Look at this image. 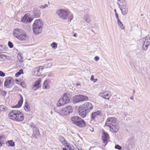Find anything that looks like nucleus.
I'll return each mask as SVG.
<instances>
[{
	"label": "nucleus",
	"mask_w": 150,
	"mask_h": 150,
	"mask_svg": "<svg viewBox=\"0 0 150 150\" xmlns=\"http://www.w3.org/2000/svg\"><path fill=\"white\" fill-rule=\"evenodd\" d=\"M8 45L9 47L11 48H12L13 47V45L12 43L10 42H8Z\"/></svg>",
	"instance_id": "nucleus-39"
},
{
	"label": "nucleus",
	"mask_w": 150,
	"mask_h": 150,
	"mask_svg": "<svg viewBox=\"0 0 150 150\" xmlns=\"http://www.w3.org/2000/svg\"><path fill=\"white\" fill-rule=\"evenodd\" d=\"M59 141L61 143L63 141H64V139L62 137H59Z\"/></svg>",
	"instance_id": "nucleus-42"
},
{
	"label": "nucleus",
	"mask_w": 150,
	"mask_h": 150,
	"mask_svg": "<svg viewBox=\"0 0 150 150\" xmlns=\"http://www.w3.org/2000/svg\"><path fill=\"white\" fill-rule=\"evenodd\" d=\"M114 11L115 12V13L116 12V10L115 9L114 10Z\"/></svg>",
	"instance_id": "nucleus-59"
},
{
	"label": "nucleus",
	"mask_w": 150,
	"mask_h": 150,
	"mask_svg": "<svg viewBox=\"0 0 150 150\" xmlns=\"http://www.w3.org/2000/svg\"><path fill=\"white\" fill-rule=\"evenodd\" d=\"M80 83H77L76 84V86H80Z\"/></svg>",
	"instance_id": "nucleus-52"
},
{
	"label": "nucleus",
	"mask_w": 150,
	"mask_h": 150,
	"mask_svg": "<svg viewBox=\"0 0 150 150\" xmlns=\"http://www.w3.org/2000/svg\"><path fill=\"white\" fill-rule=\"evenodd\" d=\"M51 114H52V111H51Z\"/></svg>",
	"instance_id": "nucleus-61"
},
{
	"label": "nucleus",
	"mask_w": 150,
	"mask_h": 150,
	"mask_svg": "<svg viewBox=\"0 0 150 150\" xmlns=\"http://www.w3.org/2000/svg\"><path fill=\"white\" fill-rule=\"evenodd\" d=\"M73 109L71 106H67L63 108L60 111L57 112L62 116H64L72 112Z\"/></svg>",
	"instance_id": "nucleus-7"
},
{
	"label": "nucleus",
	"mask_w": 150,
	"mask_h": 150,
	"mask_svg": "<svg viewBox=\"0 0 150 150\" xmlns=\"http://www.w3.org/2000/svg\"><path fill=\"white\" fill-rule=\"evenodd\" d=\"M69 95V93H64L58 101L57 104V106L59 107L69 103L70 101Z\"/></svg>",
	"instance_id": "nucleus-4"
},
{
	"label": "nucleus",
	"mask_w": 150,
	"mask_h": 150,
	"mask_svg": "<svg viewBox=\"0 0 150 150\" xmlns=\"http://www.w3.org/2000/svg\"><path fill=\"white\" fill-rule=\"evenodd\" d=\"M0 58L2 59H7L6 56L5 55L0 54Z\"/></svg>",
	"instance_id": "nucleus-35"
},
{
	"label": "nucleus",
	"mask_w": 150,
	"mask_h": 150,
	"mask_svg": "<svg viewBox=\"0 0 150 150\" xmlns=\"http://www.w3.org/2000/svg\"><path fill=\"white\" fill-rule=\"evenodd\" d=\"M48 6L50 5V2H48Z\"/></svg>",
	"instance_id": "nucleus-60"
},
{
	"label": "nucleus",
	"mask_w": 150,
	"mask_h": 150,
	"mask_svg": "<svg viewBox=\"0 0 150 150\" xmlns=\"http://www.w3.org/2000/svg\"><path fill=\"white\" fill-rule=\"evenodd\" d=\"M13 82L12 78L10 77H9L7 78L5 80L4 83V86L7 88H11L13 86Z\"/></svg>",
	"instance_id": "nucleus-10"
},
{
	"label": "nucleus",
	"mask_w": 150,
	"mask_h": 150,
	"mask_svg": "<svg viewBox=\"0 0 150 150\" xmlns=\"http://www.w3.org/2000/svg\"><path fill=\"white\" fill-rule=\"evenodd\" d=\"M40 15V12L39 11L35 10L33 12V16L35 17H39Z\"/></svg>",
	"instance_id": "nucleus-30"
},
{
	"label": "nucleus",
	"mask_w": 150,
	"mask_h": 150,
	"mask_svg": "<svg viewBox=\"0 0 150 150\" xmlns=\"http://www.w3.org/2000/svg\"><path fill=\"white\" fill-rule=\"evenodd\" d=\"M15 82L18 85H19L20 83L19 82V81L17 79H16L15 80Z\"/></svg>",
	"instance_id": "nucleus-49"
},
{
	"label": "nucleus",
	"mask_w": 150,
	"mask_h": 150,
	"mask_svg": "<svg viewBox=\"0 0 150 150\" xmlns=\"http://www.w3.org/2000/svg\"><path fill=\"white\" fill-rule=\"evenodd\" d=\"M94 79V76H93V75H92L91 76V81H93Z\"/></svg>",
	"instance_id": "nucleus-50"
},
{
	"label": "nucleus",
	"mask_w": 150,
	"mask_h": 150,
	"mask_svg": "<svg viewBox=\"0 0 150 150\" xmlns=\"http://www.w3.org/2000/svg\"><path fill=\"white\" fill-rule=\"evenodd\" d=\"M150 45V35L146 36L145 38L142 46V49L144 51H146L149 45Z\"/></svg>",
	"instance_id": "nucleus-8"
},
{
	"label": "nucleus",
	"mask_w": 150,
	"mask_h": 150,
	"mask_svg": "<svg viewBox=\"0 0 150 150\" xmlns=\"http://www.w3.org/2000/svg\"><path fill=\"white\" fill-rule=\"evenodd\" d=\"M0 93L1 95L3 96H5L6 94V91H4L3 90H2L1 89H0Z\"/></svg>",
	"instance_id": "nucleus-34"
},
{
	"label": "nucleus",
	"mask_w": 150,
	"mask_h": 150,
	"mask_svg": "<svg viewBox=\"0 0 150 150\" xmlns=\"http://www.w3.org/2000/svg\"><path fill=\"white\" fill-rule=\"evenodd\" d=\"M117 5L124 15H126L128 12V6L125 0H118Z\"/></svg>",
	"instance_id": "nucleus-3"
},
{
	"label": "nucleus",
	"mask_w": 150,
	"mask_h": 150,
	"mask_svg": "<svg viewBox=\"0 0 150 150\" xmlns=\"http://www.w3.org/2000/svg\"><path fill=\"white\" fill-rule=\"evenodd\" d=\"M57 43L53 42L51 44V46L54 49H56L57 47Z\"/></svg>",
	"instance_id": "nucleus-33"
},
{
	"label": "nucleus",
	"mask_w": 150,
	"mask_h": 150,
	"mask_svg": "<svg viewBox=\"0 0 150 150\" xmlns=\"http://www.w3.org/2000/svg\"><path fill=\"white\" fill-rule=\"evenodd\" d=\"M64 146L66 147V146L67 144L68 143L66 141L65 139H64V140L61 143Z\"/></svg>",
	"instance_id": "nucleus-38"
},
{
	"label": "nucleus",
	"mask_w": 150,
	"mask_h": 150,
	"mask_svg": "<svg viewBox=\"0 0 150 150\" xmlns=\"http://www.w3.org/2000/svg\"><path fill=\"white\" fill-rule=\"evenodd\" d=\"M56 14L59 18L63 20L67 19L71 21L73 18V14L63 9H59L56 11Z\"/></svg>",
	"instance_id": "nucleus-1"
},
{
	"label": "nucleus",
	"mask_w": 150,
	"mask_h": 150,
	"mask_svg": "<svg viewBox=\"0 0 150 150\" xmlns=\"http://www.w3.org/2000/svg\"><path fill=\"white\" fill-rule=\"evenodd\" d=\"M88 100V98L85 96L81 95H76L73 97L74 103H76L82 101H85Z\"/></svg>",
	"instance_id": "nucleus-6"
},
{
	"label": "nucleus",
	"mask_w": 150,
	"mask_h": 150,
	"mask_svg": "<svg viewBox=\"0 0 150 150\" xmlns=\"http://www.w3.org/2000/svg\"><path fill=\"white\" fill-rule=\"evenodd\" d=\"M48 5L46 4H45L44 5H41L40 6V8L42 9H44L45 8H47L48 7Z\"/></svg>",
	"instance_id": "nucleus-37"
},
{
	"label": "nucleus",
	"mask_w": 150,
	"mask_h": 150,
	"mask_svg": "<svg viewBox=\"0 0 150 150\" xmlns=\"http://www.w3.org/2000/svg\"><path fill=\"white\" fill-rule=\"evenodd\" d=\"M102 115V113L100 111L97 110L93 112L91 115V119L96 120L98 117Z\"/></svg>",
	"instance_id": "nucleus-16"
},
{
	"label": "nucleus",
	"mask_w": 150,
	"mask_h": 150,
	"mask_svg": "<svg viewBox=\"0 0 150 150\" xmlns=\"http://www.w3.org/2000/svg\"><path fill=\"white\" fill-rule=\"evenodd\" d=\"M16 38L20 41H24L27 39L28 37L26 33L23 31Z\"/></svg>",
	"instance_id": "nucleus-17"
},
{
	"label": "nucleus",
	"mask_w": 150,
	"mask_h": 150,
	"mask_svg": "<svg viewBox=\"0 0 150 150\" xmlns=\"http://www.w3.org/2000/svg\"><path fill=\"white\" fill-rule=\"evenodd\" d=\"M89 129L91 132H93L94 131L93 129V128H91V129Z\"/></svg>",
	"instance_id": "nucleus-53"
},
{
	"label": "nucleus",
	"mask_w": 150,
	"mask_h": 150,
	"mask_svg": "<svg viewBox=\"0 0 150 150\" xmlns=\"http://www.w3.org/2000/svg\"><path fill=\"white\" fill-rule=\"evenodd\" d=\"M19 95L20 96V99L18 102V103L13 107V108H18L20 107L21 106L23 103V98L21 95L20 94Z\"/></svg>",
	"instance_id": "nucleus-26"
},
{
	"label": "nucleus",
	"mask_w": 150,
	"mask_h": 150,
	"mask_svg": "<svg viewBox=\"0 0 150 150\" xmlns=\"http://www.w3.org/2000/svg\"><path fill=\"white\" fill-rule=\"evenodd\" d=\"M71 120L73 124L80 127H83L85 125L84 121L79 117H72L71 119Z\"/></svg>",
	"instance_id": "nucleus-5"
},
{
	"label": "nucleus",
	"mask_w": 150,
	"mask_h": 150,
	"mask_svg": "<svg viewBox=\"0 0 150 150\" xmlns=\"http://www.w3.org/2000/svg\"><path fill=\"white\" fill-rule=\"evenodd\" d=\"M50 81L49 80H45L43 85L42 87L44 89H48L50 88Z\"/></svg>",
	"instance_id": "nucleus-24"
},
{
	"label": "nucleus",
	"mask_w": 150,
	"mask_h": 150,
	"mask_svg": "<svg viewBox=\"0 0 150 150\" xmlns=\"http://www.w3.org/2000/svg\"><path fill=\"white\" fill-rule=\"evenodd\" d=\"M62 150H68V149H66V148H63V149H62Z\"/></svg>",
	"instance_id": "nucleus-56"
},
{
	"label": "nucleus",
	"mask_w": 150,
	"mask_h": 150,
	"mask_svg": "<svg viewBox=\"0 0 150 150\" xmlns=\"http://www.w3.org/2000/svg\"><path fill=\"white\" fill-rule=\"evenodd\" d=\"M33 18H31L28 14H25L21 18V22L23 23H30L32 22Z\"/></svg>",
	"instance_id": "nucleus-12"
},
{
	"label": "nucleus",
	"mask_w": 150,
	"mask_h": 150,
	"mask_svg": "<svg viewBox=\"0 0 150 150\" xmlns=\"http://www.w3.org/2000/svg\"><path fill=\"white\" fill-rule=\"evenodd\" d=\"M67 146L68 149H69V150H72V149L70 146L69 145V144L68 143L67 144L66 146Z\"/></svg>",
	"instance_id": "nucleus-43"
},
{
	"label": "nucleus",
	"mask_w": 150,
	"mask_h": 150,
	"mask_svg": "<svg viewBox=\"0 0 150 150\" xmlns=\"http://www.w3.org/2000/svg\"><path fill=\"white\" fill-rule=\"evenodd\" d=\"M97 80H98L97 79H94L93 81L94 82H96L97 81Z\"/></svg>",
	"instance_id": "nucleus-51"
},
{
	"label": "nucleus",
	"mask_w": 150,
	"mask_h": 150,
	"mask_svg": "<svg viewBox=\"0 0 150 150\" xmlns=\"http://www.w3.org/2000/svg\"><path fill=\"white\" fill-rule=\"evenodd\" d=\"M5 76V73L1 71H0V76L4 77Z\"/></svg>",
	"instance_id": "nucleus-41"
},
{
	"label": "nucleus",
	"mask_w": 150,
	"mask_h": 150,
	"mask_svg": "<svg viewBox=\"0 0 150 150\" xmlns=\"http://www.w3.org/2000/svg\"><path fill=\"white\" fill-rule=\"evenodd\" d=\"M117 119L114 117H108L107 119L105 126L109 127L116 123Z\"/></svg>",
	"instance_id": "nucleus-9"
},
{
	"label": "nucleus",
	"mask_w": 150,
	"mask_h": 150,
	"mask_svg": "<svg viewBox=\"0 0 150 150\" xmlns=\"http://www.w3.org/2000/svg\"><path fill=\"white\" fill-rule=\"evenodd\" d=\"M42 80L41 79H39L38 80L35 81L32 87V89L34 90H37L38 89L41 87V83Z\"/></svg>",
	"instance_id": "nucleus-14"
},
{
	"label": "nucleus",
	"mask_w": 150,
	"mask_h": 150,
	"mask_svg": "<svg viewBox=\"0 0 150 150\" xmlns=\"http://www.w3.org/2000/svg\"><path fill=\"white\" fill-rule=\"evenodd\" d=\"M24 109L26 111H29L30 108L29 106V104L28 103L26 102L25 103V105L24 107Z\"/></svg>",
	"instance_id": "nucleus-29"
},
{
	"label": "nucleus",
	"mask_w": 150,
	"mask_h": 150,
	"mask_svg": "<svg viewBox=\"0 0 150 150\" xmlns=\"http://www.w3.org/2000/svg\"><path fill=\"white\" fill-rule=\"evenodd\" d=\"M99 96L105 98L109 100L111 95H109L106 91H103L99 94Z\"/></svg>",
	"instance_id": "nucleus-20"
},
{
	"label": "nucleus",
	"mask_w": 150,
	"mask_h": 150,
	"mask_svg": "<svg viewBox=\"0 0 150 150\" xmlns=\"http://www.w3.org/2000/svg\"><path fill=\"white\" fill-rule=\"evenodd\" d=\"M23 88L25 87L26 86V84L25 82L24 81L21 82L19 84Z\"/></svg>",
	"instance_id": "nucleus-36"
},
{
	"label": "nucleus",
	"mask_w": 150,
	"mask_h": 150,
	"mask_svg": "<svg viewBox=\"0 0 150 150\" xmlns=\"http://www.w3.org/2000/svg\"><path fill=\"white\" fill-rule=\"evenodd\" d=\"M87 113V111L85 110L83 108H82L80 106L79 108V114L81 116L83 117H85Z\"/></svg>",
	"instance_id": "nucleus-23"
},
{
	"label": "nucleus",
	"mask_w": 150,
	"mask_h": 150,
	"mask_svg": "<svg viewBox=\"0 0 150 150\" xmlns=\"http://www.w3.org/2000/svg\"><path fill=\"white\" fill-rule=\"evenodd\" d=\"M115 16L116 18L117 19V21H118V20H119L120 19H119V17H118V14H117V13L116 12L115 13Z\"/></svg>",
	"instance_id": "nucleus-46"
},
{
	"label": "nucleus",
	"mask_w": 150,
	"mask_h": 150,
	"mask_svg": "<svg viewBox=\"0 0 150 150\" xmlns=\"http://www.w3.org/2000/svg\"><path fill=\"white\" fill-rule=\"evenodd\" d=\"M18 110H12L9 113L8 117L9 118L14 120L15 121L17 115L18 114Z\"/></svg>",
	"instance_id": "nucleus-15"
},
{
	"label": "nucleus",
	"mask_w": 150,
	"mask_h": 150,
	"mask_svg": "<svg viewBox=\"0 0 150 150\" xmlns=\"http://www.w3.org/2000/svg\"><path fill=\"white\" fill-rule=\"evenodd\" d=\"M18 61L20 62H23V59L22 56V54L21 52H19L18 54Z\"/></svg>",
	"instance_id": "nucleus-31"
},
{
	"label": "nucleus",
	"mask_w": 150,
	"mask_h": 150,
	"mask_svg": "<svg viewBox=\"0 0 150 150\" xmlns=\"http://www.w3.org/2000/svg\"><path fill=\"white\" fill-rule=\"evenodd\" d=\"M43 23L42 20L37 19L35 21L32 25V30L34 34L37 35L40 33L42 30Z\"/></svg>",
	"instance_id": "nucleus-2"
},
{
	"label": "nucleus",
	"mask_w": 150,
	"mask_h": 150,
	"mask_svg": "<svg viewBox=\"0 0 150 150\" xmlns=\"http://www.w3.org/2000/svg\"><path fill=\"white\" fill-rule=\"evenodd\" d=\"M83 20L84 21L88 23H90L91 22L90 17L89 15L86 14L83 16Z\"/></svg>",
	"instance_id": "nucleus-27"
},
{
	"label": "nucleus",
	"mask_w": 150,
	"mask_h": 150,
	"mask_svg": "<svg viewBox=\"0 0 150 150\" xmlns=\"http://www.w3.org/2000/svg\"><path fill=\"white\" fill-rule=\"evenodd\" d=\"M74 37H76L77 36V34H74Z\"/></svg>",
	"instance_id": "nucleus-57"
},
{
	"label": "nucleus",
	"mask_w": 150,
	"mask_h": 150,
	"mask_svg": "<svg viewBox=\"0 0 150 150\" xmlns=\"http://www.w3.org/2000/svg\"><path fill=\"white\" fill-rule=\"evenodd\" d=\"M110 131L113 133L117 132L119 129V126L117 123L112 125L109 127Z\"/></svg>",
	"instance_id": "nucleus-18"
},
{
	"label": "nucleus",
	"mask_w": 150,
	"mask_h": 150,
	"mask_svg": "<svg viewBox=\"0 0 150 150\" xmlns=\"http://www.w3.org/2000/svg\"><path fill=\"white\" fill-rule=\"evenodd\" d=\"M102 136V139L103 142L105 144L104 146H105L107 143V141L109 139V135L107 132L103 131Z\"/></svg>",
	"instance_id": "nucleus-19"
},
{
	"label": "nucleus",
	"mask_w": 150,
	"mask_h": 150,
	"mask_svg": "<svg viewBox=\"0 0 150 150\" xmlns=\"http://www.w3.org/2000/svg\"><path fill=\"white\" fill-rule=\"evenodd\" d=\"M80 106L82 108H83L85 110L87 111V112L90 111L92 109L93 107L92 104L88 102L84 103Z\"/></svg>",
	"instance_id": "nucleus-11"
},
{
	"label": "nucleus",
	"mask_w": 150,
	"mask_h": 150,
	"mask_svg": "<svg viewBox=\"0 0 150 150\" xmlns=\"http://www.w3.org/2000/svg\"><path fill=\"white\" fill-rule=\"evenodd\" d=\"M117 23L121 29H125V27L120 20L117 21Z\"/></svg>",
	"instance_id": "nucleus-32"
},
{
	"label": "nucleus",
	"mask_w": 150,
	"mask_h": 150,
	"mask_svg": "<svg viewBox=\"0 0 150 150\" xmlns=\"http://www.w3.org/2000/svg\"><path fill=\"white\" fill-rule=\"evenodd\" d=\"M18 72L21 74L23 73V71L22 69H21Z\"/></svg>",
	"instance_id": "nucleus-48"
},
{
	"label": "nucleus",
	"mask_w": 150,
	"mask_h": 150,
	"mask_svg": "<svg viewBox=\"0 0 150 150\" xmlns=\"http://www.w3.org/2000/svg\"><path fill=\"white\" fill-rule=\"evenodd\" d=\"M79 150H82V148H80L79 149H78Z\"/></svg>",
	"instance_id": "nucleus-58"
},
{
	"label": "nucleus",
	"mask_w": 150,
	"mask_h": 150,
	"mask_svg": "<svg viewBox=\"0 0 150 150\" xmlns=\"http://www.w3.org/2000/svg\"><path fill=\"white\" fill-rule=\"evenodd\" d=\"M21 74L18 72L15 74V76L16 77H18Z\"/></svg>",
	"instance_id": "nucleus-47"
},
{
	"label": "nucleus",
	"mask_w": 150,
	"mask_h": 150,
	"mask_svg": "<svg viewBox=\"0 0 150 150\" xmlns=\"http://www.w3.org/2000/svg\"><path fill=\"white\" fill-rule=\"evenodd\" d=\"M42 67H35L33 69L32 74L36 76H39L41 74V72L42 70Z\"/></svg>",
	"instance_id": "nucleus-13"
},
{
	"label": "nucleus",
	"mask_w": 150,
	"mask_h": 150,
	"mask_svg": "<svg viewBox=\"0 0 150 150\" xmlns=\"http://www.w3.org/2000/svg\"><path fill=\"white\" fill-rule=\"evenodd\" d=\"M123 150H130L128 148H125Z\"/></svg>",
	"instance_id": "nucleus-54"
},
{
	"label": "nucleus",
	"mask_w": 150,
	"mask_h": 150,
	"mask_svg": "<svg viewBox=\"0 0 150 150\" xmlns=\"http://www.w3.org/2000/svg\"><path fill=\"white\" fill-rule=\"evenodd\" d=\"M130 99L132 100H133V96H131L130 97Z\"/></svg>",
	"instance_id": "nucleus-55"
},
{
	"label": "nucleus",
	"mask_w": 150,
	"mask_h": 150,
	"mask_svg": "<svg viewBox=\"0 0 150 150\" xmlns=\"http://www.w3.org/2000/svg\"><path fill=\"white\" fill-rule=\"evenodd\" d=\"M4 138V136H0V144L1 145L2 144V138Z\"/></svg>",
	"instance_id": "nucleus-44"
},
{
	"label": "nucleus",
	"mask_w": 150,
	"mask_h": 150,
	"mask_svg": "<svg viewBox=\"0 0 150 150\" xmlns=\"http://www.w3.org/2000/svg\"><path fill=\"white\" fill-rule=\"evenodd\" d=\"M126 144L128 147L134 146L135 144V141L133 138L129 139L127 142Z\"/></svg>",
	"instance_id": "nucleus-25"
},
{
	"label": "nucleus",
	"mask_w": 150,
	"mask_h": 150,
	"mask_svg": "<svg viewBox=\"0 0 150 150\" xmlns=\"http://www.w3.org/2000/svg\"><path fill=\"white\" fill-rule=\"evenodd\" d=\"M115 148L118 150H121L122 148V147L118 145H116L115 146Z\"/></svg>",
	"instance_id": "nucleus-40"
},
{
	"label": "nucleus",
	"mask_w": 150,
	"mask_h": 150,
	"mask_svg": "<svg viewBox=\"0 0 150 150\" xmlns=\"http://www.w3.org/2000/svg\"><path fill=\"white\" fill-rule=\"evenodd\" d=\"M6 144L8 146H13L15 145L14 143L12 140L8 141L6 142Z\"/></svg>",
	"instance_id": "nucleus-28"
},
{
	"label": "nucleus",
	"mask_w": 150,
	"mask_h": 150,
	"mask_svg": "<svg viewBox=\"0 0 150 150\" xmlns=\"http://www.w3.org/2000/svg\"><path fill=\"white\" fill-rule=\"evenodd\" d=\"M99 59V57L98 56H96L94 58V60L96 61H97Z\"/></svg>",
	"instance_id": "nucleus-45"
},
{
	"label": "nucleus",
	"mask_w": 150,
	"mask_h": 150,
	"mask_svg": "<svg viewBox=\"0 0 150 150\" xmlns=\"http://www.w3.org/2000/svg\"><path fill=\"white\" fill-rule=\"evenodd\" d=\"M23 30L20 28H16L14 29L13 32V36L16 38Z\"/></svg>",
	"instance_id": "nucleus-22"
},
{
	"label": "nucleus",
	"mask_w": 150,
	"mask_h": 150,
	"mask_svg": "<svg viewBox=\"0 0 150 150\" xmlns=\"http://www.w3.org/2000/svg\"><path fill=\"white\" fill-rule=\"evenodd\" d=\"M24 119V115L21 112L19 111L15 121L21 122L23 121Z\"/></svg>",
	"instance_id": "nucleus-21"
}]
</instances>
